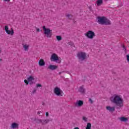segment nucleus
<instances>
[{"label": "nucleus", "instance_id": "obj_1", "mask_svg": "<svg viewBox=\"0 0 129 129\" xmlns=\"http://www.w3.org/2000/svg\"><path fill=\"white\" fill-rule=\"evenodd\" d=\"M110 100L112 103L115 104L118 107L123 106V98L122 96L118 94H114L110 98Z\"/></svg>", "mask_w": 129, "mask_h": 129}, {"label": "nucleus", "instance_id": "obj_2", "mask_svg": "<svg viewBox=\"0 0 129 129\" xmlns=\"http://www.w3.org/2000/svg\"><path fill=\"white\" fill-rule=\"evenodd\" d=\"M97 23L99 25H110V20L104 16L97 17Z\"/></svg>", "mask_w": 129, "mask_h": 129}, {"label": "nucleus", "instance_id": "obj_3", "mask_svg": "<svg viewBox=\"0 0 129 129\" xmlns=\"http://www.w3.org/2000/svg\"><path fill=\"white\" fill-rule=\"evenodd\" d=\"M44 34L46 36V38H51L53 35V31L49 28H46V26H43L42 27Z\"/></svg>", "mask_w": 129, "mask_h": 129}, {"label": "nucleus", "instance_id": "obj_4", "mask_svg": "<svg viewBox=\"0 0 129 129\" xmlns=\"http://www.w3.org/2000/svg\"><path fill=\"white\" fill-rule=\"evenodd\" d=\"M78 60L80 61H84L87 58L86 53L82 51L79 52L77 54Z\"/></svg>", "mask_w": 129, "mask_h": 129}, {"label": "nucleus", "instance_id": "obj_5", "mask_svg": "<svg viewBox=\"0 0 129 129\" xmlns=\"http://www.w3.org/2000/svg\"><path fill=\"white\" fill-rule=\"evenodd\" d=\"M85 36H86L88 39H92L95 37V33L91 30H89L85 34Z\"/></svg>", "mask_w": 129, "mask_h": 129}, {"label": "nucleus", "instance_id": "obj_6", "mask_svg": "<svg viewBox=\"0 0 129 129\" xmlns=\"http://www.w3.org/2000/svg\"><path fill=\"white\" fill-rule=\"evenodd\" d=\"M54 93L57 95V96H63L62 93H61V89L59 88L55 87L54 89Z\"/></svg>", "mask_w": 129, "mask_h": 129}, {"label": "nucleus", "instance_id": "obj_7", "mask_svg": "<svg viewBox=\"0 0 129 129\" xmlns=\"http://www.w3.org/2000/svg\"><path fill=\"white\" fill-rule=\"evenodd\" d=\"M5 32H6L8 35H11V36H13L15 34L14 29L11 28V30H9V26H5Z\"/></svg>", "mask_w": 129, "mask_h": 129}, {"label": "nucleus", "instance_id": "obj_8", "mask_svg": "<svg viewBox=\"0 0 129 129\" xmlns=\"http://www.w3.org/2000/svg\"><path fill=\"white\" fill-rule=\"evenodd\" d=\"M59 57L56 53H53L50 57V60L52 61H58Z\"/></svg>", "mask_w": 129, "mask_h": 129}, {"label": "nucleus", "instance_id": "obj_9", "mask_svg": "<svg viewBox=\"0 0 129 129\" xmlns=\"http://www.w3.org/2000/svg\"><path fill=\"white\" fill-rule=\"evenodd\" d=\"M22 47L25 51V52H28L30 49V44L29 43H22Z\"/></svg>", "mask_w": 129, "mask_h": 129}, {"label": "nucleus", "instance_id": "obj_10", "mask_svg": "<svg viewBox=\"0 0 129 129\" xmlns=\"http://www.w3.org/2000/svg\"><path fill=\"white\" fill-rule=\"evenodd\" d=\"M84 102L82 100H78L75 103V106L77 107H81L83 105Z\"/></svg>", "mask_w": 129, "mask_h": 129}, {"label": "nucleus", "instance_id": "obj_11", "mask_svg": "<svg viewBox=\"0 0 129 129\" xmlns=\"http://www.w3.org/2000/svg\"><path fill=\"white\" fill-rule=\"evenodd\" d=\"M106 109L108 110V111H109L110 112H113V111L115 110V107L107 106L106 107Z\"/></svg>", "mask_w": 129, "mask_h": 129}, {"label": "nucleus", "instance_id": "obj_12", "mask_svg": "<svg viewBox=\"0 0 129 129\" xmlns=\"http://www.w3.org/2000/svg\"><path fill=\"white\" fill-rule=\"evenodd\" d=\"M11 127L13 129L19 128V123L13 122L11 125Z\"/></svg>", "mask_w": 129, "mask_h": 129}, {"label": "nucleus", "instance_id": "obj_13", "mask_svg": "<svg viewBox=\"0 0 129 129\" xmlns=\"http://www.w3.org/2000/svg\"><path fill=\"white\" fill-rule=\"evenodd\" d=\"M38 65L40 67L45 66L46 65V63L45 62V60L43 59H40L38 61Z\"/></svg>", "mask_w": 129, "mask_h": 129}, {"label": "nucleus", "instance_id": "obj_14", "mask_svg": "<svg viewBox=\"0 0 129 129\" xmlns=\"http://www.w3.org/2000/svg\"><path fill=\"white\" fill-rule=\"evenodd\" d=\"M57 68H58V66L53 64H50L48 66V69H49V70H56Z\"/></svg>", "mask_w": 129, "mask_h": 129}, {"label": "nucleus", "instance_id": "obj_15", "mask_svg": "<svg viewBox=\"0 0 129 129\" xmlns=\"http://www.w3.org/2000/svg\"><path fill=\"white\" fill-rule=\"evenodd\" d=\"M79 92H80L82 94H84V93H85V89L83 86L80 87Z\"/></svg>", "mask_w": 129, "mask_h": 129}, {"label": "nucleus", "instance_id": "obj_16", "mask_svg": "<svg viewBox=\"0 0 129 129\" xmlns=\"http://www.w3.org/2000/svg\"><path fill=\"white\" fill-rule=\"evenodd\" d=\"M119 119L120 121H124V122H126L128 120V118L123 116L119 117Z\"/></svg>", "mask_w": 129, "mask_h": 129}, {"label": "nucleus", "instance_id": "obj_17", "mask_svg": "<svg viewBox=\"0 0 129 129\" xmlns=\"http://www.w3.org/2000/svg\"><path fill=\"white\" fill-rule=\"evenodd\" d=\"M96 4L97 6V7H99L100 6H101L102 4H103V0H97Z\"/></svg>", "mask_w": 129, "mask_h": 129}, {"label": "nucleus", "instance_id": "obj_18", "mask_svg": "<svg viewBox=\"0 0 129 129\" xmlns=\"http://www.w3.org/2000/svg\"><path fill=\"white\" fill-rule=\"evenodd\" d=\"M34 77L33 76H29L28 78H27V80L29 82H31V81H34Z\"/></svg>", "mask_w": 129, "mask_h": 129}, {"label": "nucleus", "instance_id": "obj_19", "mask_svg": "<svg viewBox=\"0 0 129 129\" xmlns=\"http://www.w3.org/2000/svg\"><path fill=\"white\" fill-rule=\"evenodd\" d=\"M67 18H68L69 20H73V16L72 15L70 14H66V15Z\"/></svg>", "mask_w": 129, "mask_h": 129}, {"label": "nucleus", "instance_id": "obj_20", "mask_svg": "<svg viewBox=\"0 0 129 129\" xmlns=\"http://www.w3.org/2000/svg\"><path fill=\"white\" fill-rule=\"evenodd\" d=\"M86 129H91V123L88 122L87 123V126L86 127Z\"/></svg>", "mask_w": 129, "mask_h": 129}, {"label": "nucleus", "instance_id": "obj_21", "mask_svg": "<svg viewBox=\"0 0 129 129\" xmlns=\"http://www.w3.org/2000/svg\"><path fill=\"white\" fill-rule=\"evenodd\" d=\"M49 122V119L42 120V124H46Z\"/></svg>", "mask_w": 129, "mask_h": 129}, {"label": "nucleus", "instance_id": "obj_22", "mask_svg": "<svg viewBox=\"0 0 129 129\" xmlns=\"http://www.w3.org/2000/svg\"><path fill=\"white\" fill-rule=\"evenodd\" d=\"M56 38L57 41H61V40H62V37H61V36H56Z\"/></svg>", "mask_w": 129, "mask_h": 129}, {"label": "nucleus", "instance_id": "obj_23", "mask_svg": "<svg viewBox=\"0 0 129 129\" xmlns=\"http://www.w3.org/2000/svg\"><path fill=\"white\" fill-rule=\"evenodd\" d=\"M36 122H37V123H42V120L41 119H37V120H36Z\"/></svg>", "mask_w": 129, "mask_h": 129}, {"label": "nucleus", "instance_id": "obj_24", "mask_svg": "<svg viewBox=\"0 0 129 129\" xmlns=\"http://www.w3.org/2000/svg\"><path fill=\"white\" fill-rule=\"evenodd\" d=\"M83 120H84V121H85V122H87V117H85V116H83Z\"/></svg>", "mask_w": 129, "mask_h": 129}, {"label": "nucleus", "instance_id": "obj_25", "mask_svg": "<svg viewBox=\"0 0 129 129\" xmlns=\"http://www.w3.org/2000/svg\"><path fill=\"white\" fill-rule=\"evenodd\" d=\"M29 81L28 80H24V83H25L26 85H29Z\"/></svg>", "mask_w": 129, "mask_h": 129}, {"label": "nucleus", "instance_id": "obj_26", "mask_svg": "<svg viewBox=\"0 0 129 129\" xmlns=\"http://www.w3.org/2000/svg\"><path fill=\"white\" fill-rule=\"evenodd\" d=\"M89 102H90V103L92 104V103H93V101L92 100V99H91V98H89Z\"/></svg>", "mask_w": 129, "mask_h": 129}, {"label": "nucleus", "instance_id": "obj_27", "mask_svg": "<svg viewBox=\"0 0 129 129\" xmlns=\"http://www.w3.org/2000/svg\"><path fill=\"white\" fill-rule=\"evenodd\" d=\"M41 113H42V112L41 111H39L37 112V114H38V115H39L40 116H42V115L41 114Z\"/></svg>", "mask_w": 129, "mask_h": 129}, {"label": "nucleus", "instance_id": "obj_28", "mask_svg": "<svg viewBox=\"0 0 129 129\" xmlns=\"http://www.w3.org/2000/svg\"><path fill=\"white\" fill-rule=\"evenodd\" d=\"M36 87H42V85H41L40 84H37L36 85Z\"/></svg>", "mask_w": 129, "mask_h": 129}, {"label": "nucleus", "instance_id": "obj_29", "mask_svg": "<svg viewBox=\"0 0 129 129\" xmlns=\"http://www.w3.org/2000/svg\"><path fill=\"white\" fill-rule=\"evenodd\" d=\"M122 48H123V50L124 51V52H125L126 51L125 46H124V45H122Z\"/></svg>", "mask_w": 129, "mask_h": 129}, {"label": "nucleus", "instance_id": "obj_30", "mask_svg": "<svg viewBox=\"0 0 129 129\" xmlns=\"http://www.w3.org/2000/svg\"><path fill=\"white\" fill-rule=\"evenodd\" d=\"M127 61L129 62V54L126 55Z\"/></svg>", "mask_w": 129, "mask_h": 129}, {"label": "nucleus", "instance_id": "obj_31", "mask_svg": "<svg viewBox=\"0 0 129 129\" xmlns=\"http://www.w3.org/2000/svg\"><path fill=\"white\" fill-rule=\"evenodd\" d=\"M37 91V90L36 89H34L33 92H32V93H36V92Z\"/></svg>", "mask_w": 129, "mask_h": 129}, {"label": "nucleus", "instance_id": "obj_32", "mask_svg": "<svg viewBox=\"0 0 129 129\" xmlns=\"http://www.w3.org/2000/svg\"><path fill=\"white\" fill-rule=\"evenodd\" d=\"M46 116H49V112H46L45 114Z\"/></svg>", "mask_w": 129, "mask_h": 129}, {"label": "nucleus", "instance_id": "obj_33", "mask_svg": "<svg viewBox=\"0 0 129 129\" xmlns=\"http://www.w3.org/2000/svg\"><path fill=\"white\" fill-rule=\"evenodd\" d=\"M36 32H40V29L39 28H36Z\"/></svg>", "mask_w": 129, "mask_h": 129}, {"label": "nucleus", "instance_id": "obj_34", "mask_svg": "<svg viewBox=\"0 0 129 129\" xmlns=\"http://www.w3.org/2000/svg\"><path fill=\"white\" fill-rule=\"evenodd\" d=\"M5 2H11V0H4Z\"/></svg>", "mask_w": 129, "mask_h": 129}, {"label": "nucleus", "instance_id": "obj_35", "mask_svg": "<svg viewBox=\"0 0 129 129\" xmlns=\"http://www.w3.org/2000/svg\"><path fill=\"white\" fill-rule=\"evenodd\" d=\"M74 129H80V128H79V127H75Z\"/></svg>", "mask_w": 129, "mask_h": 129}, {"label": "nucleus", "instance_id": "obj_36", "mask_svg": "<svg viewBox=\"0 0 129 129\" xmlns=\"http://www.w3.org/2000/svg\"><path fill=\"white\" fill-rule=\"evenodd\" d=\"M0 53H2V48L0 47Z\"/></svg>", "mask_w": 129, "mask_h": 129}, {"label": "nucleus", "instance_id": "obj_37", "mask_svg": "<svg viewBox=\"0 0 129 129\" xmlns=\"http://www.w3.org/2000/svg\"><path fill=\"white\" fill-rule=\"evenodd\" d=\"M3 61V59L0 58V61Z\"/></svg>", "mask_w": 129, "mask_h": 129}, {"label": "nucleus", "instance_id": "obj_38", "mask_svg": "<svg viewBox=\"0 0 129 129\" xmlns=\"http://www.w3.org/2000/svg\"><path fill=\"white\" fill-rule=\"evenodd\" d=\"M58 63H61V60H59V61L58 62Z\"/></svg>", "mask_w": 129, "mask_h": 129}, {"label": "nucleus", "instance_id": "obj_39", "mask_svg": "<svg viewBox=\"0 0 129 129\" xmlns=\"http://www.w3.org/2000/svg\"><path fill=\"white\" fill-rule=\"evenodd\" d=\"M59 74H61V73H59Z\"/></svg>", "mask_w": 129, "mask_h": 129}]
</instances>
